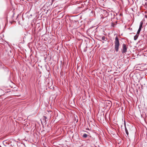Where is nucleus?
<instances>
[{"label":"nucleus","mask_w":147,"mask_h":147,"mask_svg":"<svg viewBox=\"0 0 147 147\" xmlns=\"http://www.w3.org/2000/svg\"><path fill=\"white\" fill-rule=\"evenodd\" d=\"M115 49L117 52L119 50V47L120 45L119 41L117 36L115 38Z\"/></svg>","instance_id":"1"},{"label":"nucleus","mask_w":147,"mask_h":147,"mask_svg":"<svg viewBox=\"0 0 147 147\" xmlns=\"http://www.w3.org/2000/svg\"><path fill=\"white\" fill-rule=\"evenodd\" d=\"M127 47L126 45L123 44V49L122 50V53H125L127 51Z\"/></svg>","instance_id":"2"},{"label":"nucleus","mask_w":147,"mask_h":147,"mask_svg":"<svg viewBox=\"0 0 147 147\" xmlns=\"http://www.w3.org/2000/svg\"><path fill=\"white\" fill-rule=\"evenodd\" d=\"M139 35L137 34L134 36V39L135 40H136L138 38V37Z\"/></svg>","instance_id":"3"},{"label":"nucleus","mask_w":147,"mask_h":147,"mask_svg":"<svg viewBox=\"0 0 147 147\" xmlns=\"http://www.w3.org/2000/svg\"><path fill=\"white\" fill-rule=\"evenodd\" d=\"M143 24V22L142 21H141L140 23V24L139 26V28H142V25Z\"/></svg>","instance_id":"4"},{"label":"nucleus","mask_w":147,"mask_h":147,"mask_svg":"<svg viewBox=\"0 0 147 147\" xmlns=\"http://www.w3.org/2000/svg\"><path fill=\"white\" fill-rule=\"evenodd\" d=\"M125 130L126 134H127V135H128L129 133H128V131L127 129L125 126Z\"/></svg>","instance_id":"5"},{"label":"nucleus","mask_w":147,"mask_h":147,"mask_svg":"<svg viewBox=\"0 0 147 147\" xmlns=\"http://www.w3.org/2000/svg\"><path fill=\"white\" fill-rule=\"evenodd\" d=\"M87 136L88 135L86 134H84L83 135V137L85 138H86Z\"/></svg>","instance_id":"6"},{"label":"nucleus","mask_w":147,"mask_h":147,"mask_svg":"<svg viewBox=\"0 0 147 147\" xmlns=\"http://www.w3.org/2000/svg\"><path fill=\"white\" fill-rule=\"evenodd\" d=\"M106 38L105 36H103L102 37V39L103 40H105L106 41V40H105V39Z\"/></svg>","instance_id":"7"},{"label":"nucleus","mask_w":147,"mask_h":147,"mask_svg":"<svg viewBox=\"0 0 147 147\" xmlns=\"http://www.w3.org/2000/svg\"><path fill=\"white\" fill-rule=\"evenodd\" d=\"M140 31H139L138 30L137 32V34H138V35H139V34H140Z\"/></svg>","instance_id":"8"},{"label":"nucleus","mask_w":147,"mask_h":147,"mask_svg":"<svg viewBox=\"0 0 147 147\" xmlns=\"http://www.w3.org/2000/svg\"><path fill=\"white\" fill-rule=\"evenodd\" d=\"M141 29H142L141 28H139V29L140 30H141Z\"/></svg>","instance_id":"9"},{"label":"nucleus","mask_w":147,"mask_h":147,"mask_svg":"<svg viewBox=\"0 0 147 147\" xmlns=\"http://www.w3.org/2000/svg\"><path fill=\"white\" fill-rule=\"evenodd\" d=\"M138 30L139 31H140V32L141 30H140V29H138Z\"/></svg>","instance_id":"10"}]
</instances>
